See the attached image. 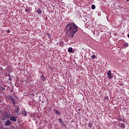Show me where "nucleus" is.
Segmentation results:
<instances>
[{"label":"nucleus","mask_w":129,"mask_h":129,"mask_svg":"<svg viewBox=\"0 0 129 129\" xmlns=\"http://www.w3.org/2000/svg\"><path fill=\"white\" fill-rule=\"evenodd\" d=\"M9 80H10V81H12V79L9 78Z\"/></svg>","instance_id":"5701e85b"},{"label":"nucleus","mask_w":129,"mask_h":129,"mask_svg":"<svg viewBox=\"0 0 129 129\" xmlns=\"http://www.w3.org/2000/svg\"><path fill=\"white\" fill-rule=\"evenodd\" d=\"M15 112L16 113H19V112H20V108L19 107H17L16 110H15Z\"/></svg>","instance_id":"f8f14e48"},{"label":"nucleus","mask_w":129,"mask_h":129,"mask_svg":"<svg viewBox=\"0 0 129 129\" xmlns=\"http://www.w3.org/2000/svg\"><path fill=\"white\" fill-rule=\"evenodd\" d=\"M127 37L128 38H129V34L127 35Z\"/></svg>","instance_id":"b1692460"},{"label":"nucleus","mask_w":129,"mask_h":129,"mask_svg":"<svg viewBox=\"0 0 129 129\" xmlns=\"http://www.w3.org/2000/svg\"><path fill=\"white\" fill-rule=\"evenodd\" d=\"M88 126H89V127H92V123H89Z\"/></svg>","instance_id":"a211bd4d"},{"label":"nucleus","mask_w":129,"mask_h":129,"mask_svg":"<svg viewBox=\"0 0 129 129\" xmlns=\"http://www.w3.org/2000/svg\"><path fill=\"white\" fill-rule=\"evenodd\" d=\"M11 123H12V122H11L10 120H8L5 123V125L6 126H8V125H10V124H11Z\"/></svg>","instance_id":"0eeeda50"},{"label":"nucleus","mask_w":129,"mask_h":129,"mask_svg":"<svg viewBox=\"0 0 129 129\" xmlns=\"http://www.w3.org/2000/svg\"><path fill=\"white\" fill-rule=\"evenodd\" d=\"M10 118V115H9V113H6L2 117L3 120H6V119H9Z\"/></svg>","instance_id":"f03ea898"},{"label":"nucleus","mask_w":129,"mask_h":129,"mask_svg":"<svg viewBox=\"0 0 129 129\" xmlns=\"http://www.w3.org/2000/svg\"><path fill=\"white\" fill-rule=\"evenodd\" d=\"M96 56H95V55H93L91 56L92 59H94Z\"/></svg>","instance_id":"412c9836"},{"label":"nucleus","mask_w":129,"mask_h":129,"mask_svg":"<svg viewBox=\"0 0 129 129\" xmlns=\"http://www.w3.org/2000/svg\"><path fill=\"white\" fill-rule=\"evenodd\" d=\"M11 100L12 101V103L15 105V104H16V103L15 102L16 101V99H15V98L11 97Z\"/></svg>","instance_id":"1a4fd4ad"},{"label":"nucleus","mask_w":129,"mask_h":129,"mask_svg":"<svg viewBox=\"0 0 129 129\" xmlns=\"http://www.w3.org/2000/svg\"><path fill=\"white\" fill-rule=\"evenodd\" d=\"M46 36L48 37V39H51V36H50V34L47 33Z\"/></svg>","instance_id":"aec40b11"},{"label":"nucleus","mask_w":129,"mask_h":129,"mask_svg":"<svg viewBox=\"0 0 129 129\" xmlns=\"http://www.w3.org/2000/svg\"><path fill=\"white\" fill-rule=\"evenodd\" d=\"M37 13H38V14H41L42 13V11L41 10V9H38L37 10Z\"/></svg>","instance_id":"4468645a"},{"label":"nucleus","mask_w":129,"mask_h":129,"mask_svg":"<svg viewBox=\"0 0 129 129\" xmlns=\"http://www.w3.org/2000/svg\"><path fill=\"white\" fill-rule=\"evenodd\" d=\"M118 126L121 127V128H124L125 127V125L123 123H119L118 124Z\"/></svg>","instance_id":"423d86ee"},{"label":"nucleus","mask_w":129,"mask_h":129,"mask_svg":"<svg viewBox=\"0 0 129 129\" xmlns=\"http://www.w3.org/2000/svg\"><path fill=\"white\" fill-rule=\"evenodd\" d=\"M11 121H17V117L16 116H11L10 118Z\"/></svg>","instance_id":"39448f33"},{"label":"nucleus","mask_w":129,"mask_h":129,"mask_svg":"<svg viewBox=\"0 0 129 129\" xmlns=\"http://www.w3.org/2000/svg\"><path fill=\"white\" fill-rule=\"evenodd\" d=\"M60 124H61V125L62 126H63L64 127H66V124H65V123H64V122H62V123H60Z\"/></svg>","instance_id":"dca6fc26"},{"label":"nucleus","mask_w":129,"mask_h":129,"mask_svg":"<svg viewBox=\"0 0 129 129\" xmlns=\"http://www.w3.org/2000/svg\"><path fill=\"white\" fill-rule=\"evenodd\" d=\"M65 30L67 32V36L70 39H73L74 37V34L78 31V28H77V26L75 24L72 23L68 24L66 26Z\"/></svg>","instance_id":"f257e3e1"},{"label":"nucleus","mask_w":129,"mask_h":129,"mask_svg":"<svg viewBox=\"0 0 129 129\" xmlns=\"http://www.w3.org/2000/svg\"><path fill=\"white\" fill-rule=\"evenodd\" d=\"M107 77L109 79H111V78H112V77H113V76H112V75H111V71H109L107 72Z\"/></svg>","instance_id":"7ed1b4c3"},{"label":"nucleus","mask_w":129,"mask_h":129,"mask_svg":"<svg viewBox=\"0 0 129 129\" xmlns=\"http://www.w3.org/2000/svg\"><path fill=\"white\" fill-rule=\"evenodd\" d=\"M123 46H124V47H127L128 46V43H124Z\"/></svg>","instance_id":"f3484780"},{"label":"nucleus","mask_w":129,"mask_h":129,"mask_svg":"<svg viewBox=\"0 0 129 129\" xmlns=\"http://www.w3.org/2000/svg\"><path fill=\"white\" fill-rule=\"evenodd\" d=\"M21 114H23L24 116H27V111L25 109H23L21 111Z\"/></svg>","instance_id":"20e7f679"},{"label":"nucleus","mask_w":129,"mask_h":129,"mask_svg":"<svg viewBox=\"0 0 129 129\" xmlns=\"http://www.w3.org/2000/svg\"><path fill=\"white\" fill-rule=\"evenodd\" d=\"M3 89H5V88H3Z\"/></svg>","instance_id":"a878e982"},{"label":"nucleus","mask_w":129,"mask_h":129,"mask_svg":"<svg viewBox=\"0 0 129 129\" xmlns=\"http://www.w3.org/2000/svg\"><path fill=\"white\" fill-rule=\"evenodd\" d=\"M127 2H129V0H127Z\"/></svg>","instance_id":"393cba45"},{"label":"nucleus","mask_w":129,"mask_h":129,"mask_svg":"<svg viewBox=\"0 0 129 129\" xmlns=\"http://www.w3.org/2000/svg\"><path fill=\"white\" fill-rule=\"evenodd\" d=\"M68 52H69V53H72V52H73V49H72V47H70L68 48Z\"/></svg>","instance_id":"9d476101"},{"label":"nucleus","mask_w":129,"mask_h":129,"mask_svg":"<svg viewBox=\"0 0 129 129\" xmlns=\"http://www.w3.org/2000/svg\"><path fill=\"white\" fill-rule=\"evenodd\" d=\"M26 13H29V10L28 9H25Z\"/></svg>","instance_id":"4be33fe9"},{"label":"nucleus","mask_w":129,"mask_h":129,"mask_svg":"<svg viewBox=\"0 0 129 129\" xmlns=\"http://www.w3.org/2000/svg\"><path fill=\"white\" fill-rule=\"evenodd\" d=\"M58 120L60 124L64 122V121H63V120L61 118H58Z\"/></svg>","instance_id":"ddd939ff"},{"label":"nucleus","mask_w":129,"mask_h":129,"mask_svg":"<svg viewBox=\"0 0 129 129\" xmlns=\"http://www.w3.org/2000/svg\"><path fill=\"white\" fill-rule=\"evenodd\" d=\"M92 10H95V5H92Z\"/></svg>","instance_id":"6ab92c4d"},{"label":"nucleus","mask_w":129,"mask_h":129,"mask_svg":"<svg viewBox=\"0 0 129 129\" xmlns=\"http://www.w3.org/2000/svg\"><path fill=\"white\" fill-rule=\"evenodd\" d=\"M53 111H54V113H55L56 114H58V115H60V114H61V113L60 112V111L56 109H53Z\"/></svg>","instance_id":"6e6552de"},{"label":"nucleus","mask_w":129,"mask_h":129,"mask_svg":"<svg viewBox=\"0 0 129 129\" xmlns=\"http://www.w3.org/2000/svg\"><path fill=\"white\" fill-rule=\"evenodd\" d=\"M119 120H120V121H123V122H125V119H122V118H119Z\"/></svg>","instance_id":"2eb2a0df"},{"label":"nucleus","mask_w":129,"mask_h":129,"mask_svg":"<svg viewBox=\"0 0 129 129\" xmlns=\"http://www.w3.org/2000/svg\"><path fill=\"white\" fill-rule=\"evenodd\" d=\"M41 79L42 80H43V81H46V78H45V77H44V75H42L41 76Z\"/></svg>","instance_id":"9b49d317"}]
</instances>
